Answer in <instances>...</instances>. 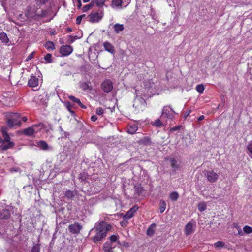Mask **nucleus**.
<instances>
[{"label":"nucleus","instance_id":"nucleus-56","mask_svg":"<svg viewBox=\"0 0 252 252\" xmlns=\"http://www.w3.org/2000/svg\"><path fill=\"white\" fill-rule=\"evenodd\" d=\"M91 0H83V2L84 3H86V2H88L90 1Z\"/></svg>","mask_w":252,"mask_h":252},{"label":"nucleus","instance_id":"nucleus-13","mask_svg":"<svg viewBox=\"0 0 252 252\" xmlns=\"http://www.w3.org/2000/svg\"><path fill=\"white\" fill-rule=\"evenodd\" d=\"M82 228L81 226L78 223H74L69 225V231L72 234H78Z\"/></svg>","mask_w":252,"mask_h":252},{"label":"nucleus","instance_id":"nucleus-31","mask_svg":"<svg viewBox=\"0 0 252 252\" xmlns=\"http://www.w3.org/2000/svg\"><path fill=\"white\" fill-rule=\"evenodd\" d=\"M206 204L204 202H201L198 205V209L200 212H203L206 209Z\"/></svg>","mask_w":252,"mask_h":252},{"label":"nucleus","instance_id":"nucleus-49","mask_svg":"<svg viewBox=\"0 0 252 252\" xmlns=\"http://www.w3.org/2000/svg\"><path fill=\"white\" fill-rule=\"evenodd\" d=\"M38 2L41 4H45L48 0H36Z\"/></svg>","mask_w":252,"mask_h":252},{"label":"nucleus","instance_id":"nucleus-23","mask_svg":"<svg viewBox=\"0 0 252 252\" xmlns=\"http://www.w3.org/2000/svg\"><path fill=\"white\" fill-rule=\"evenodd\" d=\"M113 29H114L115 32L116 33H118L124 30V25L123 24H120L117 23L114 25Z\"/></svg>","mask_w":252,"mask_h":252},{"label":"nucleus","instance_id":"nucleus-29","mask_svg":"<svg viewBox=\"0 0 252 252\" xmlns=\"http://www.w3.org/2000/svg\"><path fill=\"white\" fill-rule=\"evenodd\" d=\"M159 204L160 205V207L159 208L160 212L161 213H162L164 212V211L166 209V204L165 201L163 200H160V202H159Z\"/></svg>","mask_w":252,"mask_h":252},{"label":"nucleus","instance_id":"nucleus-46","mask_svg":"<svg viewBox=\"0 0 252 252\" xmlns=\"http://www.w3.org/2000/svg\"><path fill=\"white\" fill-rule=\"evenodd\" d=\"M96 113L98 115H101L104 113V110L101 107H98L96 110Z\"/></svg>","mask_w":252,"mask_h":252},{"label":"nucleus","instance_id":"nucleus-51","mask_svg":"<svg viewBox=\"0 0 252 252\" xmlns=\"http://www.w3.org/2000/svg\"><path fill=\"white\" fill-rule=\"evenodd\" d=\"M91 119L92 121L95 122L97 120V117L95 115H93L91 117Z\"/></svg>","mask_w":252,"mask_h":252},{"label":"nucleus","instance_id":"nucleus-48","mask_svg":"<svg viewBox=\"0 0 252 252\" xmlns=\"http://www.w3.org/2000/svg\"><path fill=\"white\" fill-rule=\"evenodd\" d=\"M235 227L238 228V235L240 236H243L244 234L243 230L242 231L239 226H235Z\"/></svg>","mask_w":252,"mask_h":252},{"label":"nucleus","instance_id":"nucleus-2","mask_svg":"<svg viewBox=\"0 0 252 252\" xmlns=\"http://www.w3.org/2000/svg\"><path fill=\"white\" fill-rule=\"evenodd\" d=\"M111 229V225L106 224L103 221L100 222L91 231V232H94L95 233V235L92 239L93 241L95 243L101 241L105 237L107 233Z\"/></svg>","mask_w":252,"mask_h":252},{"label":"nucleus","instance_id":"nucleus-21","mask_svg":"<svg viewBox=\"0 0 252 252\" xmlns=\"http://www.w3.org/2000/svg\"><path fill=\"white\" fill-rule=\"evenodd\" d=\"M138 127L135 124H129L127 126V132L130 134H134L137 130Z\"/></svg>","mask_w":252,"mask_h":252},{"label":"nucleus","instance_id":"nucleus-22","mask_svg":"<svg viewBox=\"0 0 252 252\" xmlns=\"http://www.w3.org/2000/svg\"><path fill=\"white\" fill-rule=\"evenodd\" d=\"M0 40L4 44H7L9 41L7 34L4 32L0 33Z\"/></svg>","mask_w":252,"mask_h":252},{"label":"nucleus","instance_id":"nucleus-39","mask_svg":"<svg viewBox=\"0 0 252 252\" xmlns=\"http://www.w3.org/2000/svg\"><path fill=\"white\" fill-rule=\"evenodd\" d=\"M247 149L249 151V155L252 158V141H251L248 145Z\"/></svg>","mask_w":252,"mask_h":252},{"label":"nucleus","instance_id":"nucleus-41","mask_svg":"<svg viewBox=\"0 0 252 252\" xmlns=\"http://www.w3.org/2000/svg\"><path fill=\"white\" fill-rule=\"evenodd\" d=\"M153 125L156 127H160L162 126V123L159 119H157L154 122Z\"/></svg>","mask_w":252,"mask_h":252},{"label":"nucleus","instance_id":"nucleus-44","mask_svg":"<svg viewBox=\"0 0 252 252\" xmlns=\"http://www.w3.org/2000/svg\"><path fill=\"white\" fill-rule=\"evenodd\" d=\"M85 17V15L83 14L78 16L76 18V23L77 24H80L83 18Z\"/></svg>","mask_w":252,"mask_h":252},{"label":"nucleus","instance_id":"nucleus-26","mask_svg":"<svg viewBox=\"0 0 252 252\" xmlns=\"http://www.w3.org/2000/svg\"><path fill=\"white\" fill-rule=\"evenodd\" d=\"M179 194L176 191L172 192L169 195V197L172 201H176L179 198Z\"/></svg>","mask_w":252,"mask_h":252},{"label":"nucleus","instance_id":"nucleus-47","mask_svg":"<svg viewBox=\"0 0 252 252\" xmlns=\"http://www.w3.org/2000/svg\"><path fill=\"white\" fill-rule=\"evenodd\" d=\"M20 169L17 167H12L9 169V171L11 173L17 172L20 171Z\"/></svg>","mask_w":252,"mask_h":252},{"label":"nucleus","instance_id":"nucleus-43","mask_svg":"<svg viewBox=\"0 0 252 252\" xmlns=\"http://www.w3.org/2000/svg\"><path fill=\"white\" fill-rule=\"evenodd\" d=\"M40 246L36 244L33 246L31 252H40Z\"/></svg>","mask_w":252,"mask_h":252},{"label":"nucleus","instance_id":"nucleus-24","mask_svg":"<svg viewBox=\"0 0 252 252\" xmlns=\"http://www.w3.org/2000/svg\"><path fill=\"white\" fill-rule=\"evenodd\" d=\"M80 87L84 91L91 90L92 89L91 86L86 82H80Z\"/></svg>","mask_w":252,"mask_h":252},{"label":"nucleus","instance_id":"nucleus-35","mask_svg":"<svg viewBox=\"0 0 252 252\" xmlns=\"http://www.w3.org/2000/svg\"><path fill=\"white\" fill-rule=\"evenodd\" d=\"M93 6H94L93 5V2L91 1V2L90 4H89L88 5H86L85 6L83 7V8L82 9L83 12H87L91 8H92Z\"/></svg>","mask_w":252,"mask_h":252},{"label":"nucleus","instance_id":"nucleus-9","mask_svg":"<svg viewBox=\"0 0 252 252\" xmlns=\"http://www.w3.org/2000/svg\"><path fill=\"white\" fill-rule=\"evenodd\" d=\"M196 227V222L193 220L188 223L185 228V232L186 235H189L193 233Z\"/></svg>","mask_w":252,"mask_h":252},{"label":"nucleus","instance_id":"nucleus-32","mask_svg":"<svg viewBox=\"0 0 252 252\" xmlns=\"http://www.w3.org/2000/svg\"><path fill=\"white\" fill-rule=\"evenodd\" d=\"M135 190L137 193L140 194L143 192V189L140 184H138L135 186Z\"/></svg>","mask_w":252,"mask_h":252},{"label":"nucleus","instance_id":"nucleus-28","mask_svg":"<svg viewBox=\"0 0 252 252\" xmlns=\"http://www.w3.org/2000/svg\"><path fill=\"white\" fill-rule=\"evenodd\" d=\"M45 47L47 49L53 50L55 49V45L53 42L49 41L45 44Z\"/></svg>","mask_w":252,"mask_h":252},{"label":"nucleus","instance_id":"nucleus-36","mask_svg":"<svg viewBox=\"0 0 252 252\" xmlns=\"http://www.w3.org/2000/svg\"><path fill=\"white\" fill-rule=\"evenodd\" d=\"M170 162L172 167L174 168L175 170L179 167V165L177 164V162L175 159H172Z\"/></svg>","mask_w":252,"mask_h":252},{"label":"nucleus","instance_id":"nucleus-8","mask_svg":"<svg viewBox=\"0 0 252 252\" xmlns=\"http://www.w3.org/2000/svg\"><path fill=\"white\" fill-rule=\"evenodd\" d=\"M173 111L169 106H166L163 108L161 118H167L169 119H172L173 117Z\"/></svg>","mask_w":252,"mask_h":252},{"label":"nucleus","instance_id":"nucleus-38","mask_svg":"<svg viewBox=\"0 0 252 252\" xmlns=\"http://www.w3.org/2000/svg\"><path fill=\"white\" fill-rule=\"evenodd\" d=\"M224 243L222 241H217L214 243V246L217 248H221L224 247Z\"/></svg>","mask_w":252,"mask_h":252},{"label":"nucleus","instance_id":"nucleus-10","mask_svg":"<svg viewBox=\"0 0 252 252\" xmlns=\"http://www.w3.org/2000/svg\"><path fill=\"white\" fill-rule=\"evenodd\" d=\"M113 83L111 81L106 80L101 84L102 89L106 93H109L113 89Z\"/></svg>","mask_w":252,"mask_h":252},{"label":"nucleus","instance_id":"nucleus-25","mask_svg":"<svg viewBox=\"0 0 252 252\" xmlns=\"http://www.w3.org/2000/svg\"><path fill=\"white\" fill-rule=\"evenodd\" d=\"M76 195V193L74 191L70 190H66L64 193L65 196L68 199H72Z\"/></svg>","mask_w":252,"mask_h":252},{"label":"nucleus","instance_id":"nucleus-12","mask_svg":"<svg viewBox=\"0 0 252 252\" xmlns=\"http://www.w3.org/2000/svg\"><path fill=\"white\" fill-rule=\"evenodd\" d=\"M138 207L137 206H134L131 208H130L123 216V219L126 220L131 218L134 216V213L138 210Z\"/></svg>","mask_w":252,"mask_h":252},{"label":"nucleus","instance_id":"nucleus-11","mask_svg":"<svg viewBox=\"0 0 252 252\" xmlns=\"http://www.w3.org/2000/svg\"><path fill=\"white\" fill-rule=\"evenodd\" d=\"M73 51L72 47L70 45H63L60 48V53L63 56L70 55Z\"/></svg>","mask_w":252,"mask_h":252},{"label":"nucleus","instance_id":"nucleus-33","mask_svg":"<svg viewBox=\"0 0 252 252\" xmlns=\"http://www.w3.org/2000/svg\"><path fill=\"white\" fill-rule=\"evenodd\" d=\"M243 231L244 233L250 234L252 233V228L248 225H246L243 228Z\"/></svg>","mask_w":252,"mask_h":252},{"label":"nucleus","instance_id":"nucleus-50","mask_svg":"<svg viewBox=\"0 0 252 252\" xmlns=\"http://www.w3.org/2000/svg\"><path fill=\"white\" fill-rule=\"evenodd\" d=\"M77 8L80 9L82 6L81 1V0H77Z\"/></svg>","mask_w":252,"mask_h":252},{"label":"nucleus","instance_id":"nucleus-4","mask_svg":"<svg viewBox=\"0 0 252 252\" xmlns=\"http://www.w3.org/2000/svg\"><path fill=\"white\" fill-rule=\"evenodd\" d=\"M5 117L7 125L9 127H12L14 126H20L21 125L20 115L17 113L7 112Z\"/></svg>","mask_w":252,"mask_h":252},{"label":"nucleus","instance_id":"nucleus-27","mask_svg":"<svg viewBox=\"0 0 252 252\" xmlns=\"http://www.w3.org/2000/svg\"><path fill=\"white\" fill-rule=\"evenodd\" d=\"M156 227V224L155 223L152 224L148 228L147 231V234L149 236H151L154 233V228Z\"/></svg>","mask_w":252,"mask_h":252},{"label":"nucleus","instance_id":"nucleus-34","mask_svg":"<svg viewBox=\"0 0 252 252\" xmlns=\"http://www.w3.org/2000/svg\"><path fill=\"white\" fill-rule=\"evenodd\" d=\"M205 89L204 86L203 84H199L196 86V90L199 93H202Z\"/></svg>","mask_w":252,"mask_h":252},{"label":"nucleus","instance_id":"nucleus-54","mask_svg":"<svg viewBox=\"0 0 252 252\" xmlns=\"http://www.w3.org/2000/svg\"><path fill=\"white\" fill-rule=\"evenodd\" d=\"M178 129V128L177 127H173L171 130V131H175V130H177V129Z\"/></svg>","mask_w":252,"mask_h":252},{"label":"nucleus","instance_id":"nucleus-1","mask_svg":"<svg viewBox=\"0 0 252 252\" xmlns=\"http://www.w3.org/2000/svg\"><path fill=\"white\" fill-rule=\"evenodd\" d=\"M148 88H144L139 90L137 87L135 89L136 97L133 101V107L136 113L143 111L146 107V102L141 96L147 97L149 95L146 94Z\"/></svg>","mask_w":252,"mask_h":252},{"label":"nucleus","instance_id":"nucleus-3","mask_svg":"<svg viewBox=\"0 0 252 252\" xmlns=\"http://www.w3.org/2000/svg\"><path fill=\"white\" fill-rule=\"evenodd\" d=\"M46 14L45 10H41L38 11L35 6H29L25 13V16L29 19H37L44 17Z\"/></svg>","mask_w":252,"mask_h":252},{"label":"nucleus","instance_id":"nucleus-40","mask_svg":"<svg viewBox=\"0 0 252 252\" xmlns=\"http://www.w3.org/2000/svg\"><path fill=\"white\" fill-rule=\"evenodd\" d=\"M118 239H119L118 235H113L110 237V242H111V244H112L113 242H115L118 241Z\"/></svg>","mask_w":252,"mask_h":252},{"label":"nucleus","instance_id":"nucleus-18","mask_svg":"<svg viewBox=\"0 0 252 252\" xmlns=\"http://www.w3.org/2000/svg\"><path fill=\"white\" fill-rule=\"evenodd\" d=\"M114 248L112 244L109 242H105L103 246V249L104 252H113L112 249Z\"/></svg>","mask_w":252,"mask_h":252},{"label":"nucleus","instance_id":"nucleus-30","mask_svg":"<svg viewBox=\"0 0 252 252\" xmlns=\"http://www.w3.org/2000/svg\"><path fill=\"white\" fill-rule=\"evenodd\" d=\"M92 2H93V5L95 3L97 6L101 7L104 4L105 0H93Z\"/></svg>","mask_w":252,"mask_h":252},{"label":"nucleus","instance_id":"nucleus-16","mask_svg":"<svg viewBox=\"0 0 252 252\" xmlns=\"http://www.w3.org/2000/svg\"><path fill=\"white\" fill-rule=\"evenodd\" d=\"M105 50L111 54L115 53V49L114 46L109 42H104L103 44Z\"/></svg>","mask_w":252,"mask_h":252},{"label":"nucleus","instance_id":"nucleus-7","mask_svg":"<svg viewBox=\"0 0 252 252\" xmlns=\"http://www.w3.org/2000/svg\"><path fill=\"white\" fill-rule=\"evenodd\" d=\"M205 176L208 181L211 183L216 182L219 178V175L214 170L207 171L205 173Z\"/></svg>","mask_w":252,"mask_h":252},{"label":"nucleus","instance_id":"nucleus-45","mask_svg":"<svg viewBox=\"0 0 252 252\" xmlns=\"http://www.w3.org/2000/svg\"><path fill=\"white\" fill-rule=\"evenodd\" d=\"M35 54V51H33L32 53H31L30 54H29V56L27 57V58L26 59V61H29V60H32Z\"/></svg>","mask_w":252,"mask_h":252},{"label":"nucleus","instance_id":"nucleus-6","mask_svg":"<svg viewBox=\"0 0 252 252\" xmlns=\"http://www.w3.org/2000/svg\"><path fill=\"white\" fill-rule=\"evenodd\" d=\"M103 17V13L101 12H92L88 16V20L91 23H97L100 21Z\"/></svg>","mask_w":252,"mask_h":252},{"label":"nucleus","instance_id":"nucleus-52","mask_svg":"<svg viewBox=\"0 0 252 252\" xmlns=\"http://www.w3.org/2000/svg\"><path fill=\"white\" fill-rule=\"evenodd\" d=\"M78 105L82 108L85 109L86 108V107L84 104H83L81 102H80V103H79Z\"/></svg>","mask_w":252,"mask_h":252},{"label":"nucleus","instance_id":"nucleus-37","mask_svg":"<svg viewBox=\"0 0 252 252\" xmlns=\"http://www.w3.org/2000/svg\"><path fill=\"white\" fill-rule=\"evenodd\" d=\"M52 56L51 54H47L44 57V60H45L47 63H51L52 62Z\"/></svg>","mask_w":252,"mask_h":252},{"label":"nucleus","instance_id":"nucleus-19","mask_svg":"<svg viewBox=\"0 0 252 252\" xmlns=\"http://www.w3.org/2000/svg\"><path fill=\"white\" fill-rule=\"evenodd\" d=\"M10 216V213L8 209H4L0 211V217L2 219H8Z\"/></svg>","mask_w":252,"mask_h":252},{"label":"nucleus","instance_id":"nucleus-15","mask_svg":"<svg viewBox=\"0 0 252 252\" xmlns=\"http://www.w3.org/2000/svg\"><path fill=\"white\" fill-rule=\"evenodd\" d=\"M36 145L41 149L44 151L51 150L52 149V147L49 146L48 144L44 141L41 140L37 142Z\"/></svg>","mask_w":252,"mask_h":252},{"label":"nucleus","instance_id":"nucleus-14","mask_svg":"<svg viewBox=\"0 0 252 252\" xmlns=\"http://www.w3.org/2000/svg\"><path fill=\"white\" fill-rule=\"evenodd\" d=\"M39 79L36 76L32 75L28 81V86L29 87L34 88L38 86Z\"/></svg>","mask_w":252,"mask_h":252},{"label":"nucleus","instance_id":"nucleus-42","mask_svg":"<svg viewBox=\"0 0 252 252\" xmlns=\"http://www.w3.org/2000/svg\"><path fill=\"white\" fill-rule=\"evenodd\" d=\"M68 98L70 100H72L73 102L76 103L78 104L80 103L81 101L78 98H76L73 96L70 95L68 96Z\"/></svg>","mask_w":252,"mask_h":252},{"label":"nucleus","instance_id":"nucleus-58","mask_svg":"<svg viewBox=\"0 0 252 252\" xmlns=\"http://www.w3.org/2000/svg\"><path fill=\"white\" fill-rule=\"evenodd\" d=\"M189 113H190V112H189L188 113H186V116H188V115H189Z\"/></svg>","mask_w":252,"mask_h":252},{"label":"nucleus","instance_id":"nucleus-5","mask_svg":"<svg viewBox=\"0 0 252 252\" xmlns=\"http://www.w3.org/2000/svg\"><path fill=\"white\" fill-rule=\"evenodd\" d=\"M4 141L2 143V150H6L8 149L13 147L14 146V143L10 141V138L5 128H2L1 130Z\"/></svg>","mask_w":252,"mask_h":252},{"label":"nucleus","instance_id":"nucleus-17","mask_svg":"<svg viewBox=\"0 0 252 252\" xmlns=\"http://www.w3.org/2000/svg\"><path fill=\"white\" fill-rule=\"evenodd\" d=\"M36 127V126H34L32 127H30L25 129L24 130V133L25 135L27 136H32L34 133H36V131L35 130V128Z\"/></svg>","mask_w":252,"mask_h":252},{"label":"nucleus","instance_id":"nucleus-53","mask_svg":"<svg viewBox=\"0 0 252 252\" xmlns=\"http://www.w3.org/2000/svg\"><path fill=\"white\" fill-rule=\"evenodd\" d=\"M204 116L201 115L198 118V120L199 121H202L204 119Z\"/></svg>","mask_w":252,"mask_h":252},{"label":"nucleus","instance_id":"nucleus-20","mask_svg":"<svg viewBox=\"0 0 252 252\" xmlns=\"http://www.w3.org/2000/svg\"><path fill=\"white\" fill-rule=\"evenodd\" d=\"M123 2V0H112L111 6L114 8L121 9Z\"/></svg>","mask_w":252,"mask_h":252},{"label":"nucleus","instance_id":"nucleus-55","mask_svg":"<svg viewBox=\"0 0 252 252\" xmlns=\"http://www.w3.org/2000/svg\"><path fill=\"white\" fill-rule=\"evenodd\" d=\"M22 120L24 122H26L27 120V118L26 117H22Z\"/></svg>","mask_w":252,"mask_h":252},{"label":"nucleus","instance_id":"nucleus-57","mask_svg":"<svg viewBox=\"0 0 252 252\" xmlns=\"http://www.w3.org/2000/svg\"><path fill=\"white\" fill-rule=\"evenodd\" d=\"M68 110L69 111V112H70L71 113H72H72H73V111H72L70 108L68 107Z\"/></svg>","mask_w":252,"mask_h":252}]
</instances>
